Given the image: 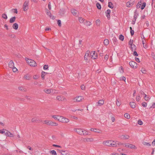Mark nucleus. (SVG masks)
Segmentation results:
<instances>
[{"mask_svg": "<svg viewBox=\"0 0 155 155\" xmlns=\"http://www.w3.org/2000/svg\"><path fill=\"white\" fill-rule=\"evenodd\" d=\"M61 116H56V115H53L52 116V117L54 119L56 120H57L59 121L60 122V120L61 119Z\"/></svg>", "mask_w": 155, "mask_h": 155, "instance_id": "obj_19", "label": "nucleus"}, {"mask_svg": "<svg viewBox=\"0 0 155 155\" xmlns=\"http://www.w3.org/2000/svg\"><path fill=\"white\" fill-rule=\"evenodd\" d=\"M8 66L9 67L11 68L14 66V63L12 61H10L9 62Z\"/></svg>", "mask_w": 155, "mask_h": 155, "instance_id": "obj_22", "label": "nucleus"}, {"mask_svg": "<svg viewBox=\"0 0 155 155\" xmlns=\"http://www.w3.org/2000/svg\"><path fill=\"white\" fill-rule=\"evenodd\" d=\"M142 105L144 107H146L147 106V104L145 102L142 103Z\"/></svg>", "mask_w": 155, "mask_h": 155, "instance_id": "obj_61", "label": "nucleus"}, {"mask_svg": "<svg viewBox=\"0 0 155 155\" xmlns=\"http://www.w3.org/2000/svg\"><path fill=\"white\" fill-rule=\"evenodd\" d=\"M56 99L59 101H66V99L63 96H58L56 97Z\"/></svg>", "mask_w": 155, "mask_h": 155, "instance_id": "obj_12", "label": "nucleus"}, {"mask_svg": "<svg viewBox=\"0 0 155 155\" xmlns=\"http://www.w3.org/2000/svg\"><path fill=\"white\" fill-rule=\"evenodd\" d=\"M141 38L142 39V40H145V37H144V36L143 35V33L142 34H141Z\"/></svg>", "mask_w": 155, "mask_h": 155, "instance_id": "obj_57", "label": "nucleus"}, {"mask_svg": "<svg viewBox=\"0 0 155 155\" xmlns=\"http://www.w3.org/2000/svg\"><path fill=\"white\" fill-rule=\"evenodd\" d=\"M24 78L27 80H29L30 79V77L29 75H26L24 77Z\"/></svg>", "mask_w": 155, "mask_h": 155, "instance_id": "obj_51", "label": "nucleus"}, {"mask_svg": "<svg viewBox=\"0 0 155 155\" xmlns=\"http://www.w3.org/2000/svg\"><path fill=\"white\" fill-rule=\"evenodd\" d=\"M120 80L123 81H125L126 78L124 76L120 78Z\"/></svg>", "mask_w": 155, "mask_h": 155, "instance_id": "obj_56", "label": "nucleus"}, {"mask_svg": "<svg viewBox=\"0 0 155 155\" xmlns=\"http://www.w3.org/2000/svg\"><path fill=\"white\" fill-rule=\"evenodd\" d=\"M115 141L116 142V144H117L116 146H119V145H122L123 144V143H120V142H118L117 141Z\"/></svg>", "mask_w": 155, "mask_h": 155, "instance_id": "obj_42", "label": "nucleus"}, {"mask_svg": "<svg viewBox=\"0 0 155 155\" xmlns=\"http://www.w3.org/2000/svg\"><path fill=\"white\" fill-rule=\"evenodd\" d=\"M71 12L74 15L77 16L78 15V12L75 9H72Z\"/></svg>", "mask_w": 155, "mask_h": 155, "instance_id": "obj_20", "label": "nucleus"}, {"mask_svg": "<svg viewBox=\"0 0 155 155\" xmlns=\"http://www.w3.org/2000/svg\"><path fill=\"white\" fill-rule=\"evenodd\" d=\"M44 91L47 94H50L53 92V90L51 89H44Z\"/></svg>", "mask_w": 155, "mask_h": 155, "instance_id": "obj_16", "label": "nucleus"}, {"mask_svg": "<svg viewBox=\"0 0 155 155\" xmlns=\"http://www.w3.org/2000/svg\"><path fill=\"white\" fill-rule=\"evenodd\" d=\"M138 123L139 125H141L143 124V122L140 120H139L138 121Z\"/></svg>", "mask_w": 155, "mask_h": 155, "instance_id": "obj_55", "label": "nucleus"}, {"mask_svg": "<svg viewBox=\"0 0 155 155\" xmlns=\"http://www.w3.org/2000/svg\"><path fill=\"white\" fill-rule=\"evenodd\" d=\"M146 4L145 2H143V3L142 5L141 8V10H143V9H144V8L146 6Z\"/></svg>", "mask_w": 155, "mask_h": 155, "instance_id": "obj_44", "label": "nucleus"}, {"mask_svg": "<svg viewBox=\"0 0 155 155\" xmlns=\"http://www.w3.org/2000/svg\"><path fill=\"white\" fill-rule=\"evenodd\" d=\"M108 6L111 8H113L114 7L112 3L111 2H108Z\"/></svg>", "mask_w": 155, "mask_h": 155, "instance_id": "obj_35", "label": "nucleus"}, {"mask_svg": "<svg viewBox=\"0 0 155 155\" xmlns=\"http://www.w3.org/2000/svg\"><path fill=\"white\" fill-rule=\"evenodd\" d=\"M29 3V1H26L24 3L23 5V8L24 11H26L28 8V4Z\"/></svg>", "mask_w": 155, "mask_h": 155, "instance_id": "obj_9", "label": "nucleus"}, {"mask_svg": "<svg viewBox=\"0 0 155 155\" xmlns=\"http://www.w3.org/2000/svg\"><path fill=\"white\" fill-rule=\"evenodd\" d=\"M44 123L48 125L51 126H57L58 125L57 123L53 122L51 120H45L44 121Z\"/></svg>", "mask_w": 155, "mask_h": 155, "instance_id": "obj_3", "label": "nucleus"}, {"mask_svg": "<svg viewBox=\"0 0 155 155\" xmlns=\"http://www.w3.org/2000/svg\"><path fill=\"white\" fill-rule=\"evenodd\" d=\"M129 64L130 67L133 68H136L137 67V64L134 61H131L129 62Z\"/></svg>", "mask_w": 155, "mask_h": 155, "instance_id": "obj_7", "label": "nucleus"}, {"mask_svg": "<svg viewBox=\"0 0 155 155\" xmlns=\"http://www.w3.org/2000/svg\"><path fill=\"white\" fill-rule=\"evenodd\" d=\"M90 56L93 59H96L97 58V54L95 51H92L90 53Z\"/></svg>", "mask_w": 155, "mask_h": 155, "instance_id": "obj_5", "label": "nucleus"}, {"mask_svg": "<svg viewBox=\"0 0 155 155\" xmlns=\"http://www.w3.org/2000/svg\"><path fill=\"white\" fill-rule=\"evenodd\" d=\"M82 129L81 128H75L74 129V130L80 135H82Z\"/></svg>", "mask_w": 155, "mask_h": 155, "instance_id": "obj_11", "label": "nucleus"}, {"mask_svg": "<svg viewBox=\"0 0 155 155\" xmlns=\"http://www.w3.org/2000/svg\"><path fill=\"white\" fill-rule=\"evenodd\" d=\"M133 40L130 39L129 42V45H130V47L133 46Z\"/></svg>", "mask_w": 155, "mask_h": 155, "instance_id": "obj_37", "label": "nucleus"}, {"mask_svg": "<svg viewBox=\"0 0 155 155\" xmlns=\"http://www.w3.org/2000/svg\"><path fill=\"white\" fill-rule=\"evenodd\" d=\"M96 6L98 9H100L101 8V5L99 3H97Z\"/></svg>", "mask_w": 155, "mask_h": 155, "instance_id": "obj_43", "label": "nucleus"}, {"mask_svg": "<svg viewBox=\"0 0 155 155\" xmlns=\"http://www.w3.org/2000/svg\"><path fill=\"white\" fill-rule=\"evenodd\" d=\"M16 17L15 16L11 18L9 20V22L10 23H13L15 20Z\"/></svg>", "mask_w": 155, "mask_h": 155, "instance_id": "obj_26", "label": "nucleus"}, {"mask_svg": "<svg viewBox=\"0 0 155 155\" xmlns=\"http://www.w3.org/2000/svg\"><path fill=\"white\" fill-rule=\"evenodd\" d=\"M143 144L144 145H147V146H150V144L148 143L144 142L143 143Z\"/></svg>", "mask_w": 155, "mask_h": 155, "instance_id": "obj_60", "label": "nucleus"}, {"mask_svg": "<svg viewBox=\"0 0 155 155\" xmlns=\"http://www.w3.org/2000/svg\"><path fill=\"white\" fill-rule=\"evenodd\" d=\"M5 135L9 137H12L14 136L13 134H11L10 132L7 130L6 132L5 133Z\"/></svg>", "mask_w": 155, "mask_h": 155, "instance_id": "obj_17", "label": "nucleus"}, {"mask_svg": "<svg viewBox=\"0 0 155 155\" xmlns=\"http://www.w3.org/2000/svg\"><path fill=\"white\" fill-rule=\"evenodd\" d=\"M133 54L134 56H137L138 55V54L137 53V52L136 51H134Z\"/></svg>", "mask_w": 155, "mask_h": 155, "instance_id": "obj_64", "label": "nucleus"}, {"mask_svg": "<svg viewBox=\"0 0 155 155\" xmlns=\"http://www.w3.org/2000/svg\"><path fill=\"white\" fill-rule=\"evenodd\" d=\"M131 1L130 2H127V6L128 7H130L132 6L133 5L134 3H131Z\"/></svg>", "mask_w": 155, "mask_h": 155, "instance_id": "obj_29", "label": "nucleus"}, {"mask_svg": "<svg viewBox=\"0 0 155 155\" xmlns=\"http://www.w3.org/2000/svg\"><path fill=\"white\" fill-rule=\"evenodd\" d=\"M91 131L98 133H101L102 132V131L101 130L96 128H91Z\"/></svg>", "mask_w": 155, "mask_h": 155, "instance_id": "obj_15", "label": "nucleus"}, {"mask_svg": "<svg viewBox=\"0 0 155 155\" xmlns=\"http://www.w3.org/2000/svg\"><path fill=\"white\" fill-rule=\"evenodd\" d=\"M50 153L53 155H57L56 152L54 150H52L51 151Z\"/></svg>", "mask_w": 155, "mask_h": 155, "instance_id": "obj_38", "label": "nucleus"}, {"mask_svg": "<svg viewBox=\"0 0 155 155\" xmlns=\"http://www.w3.org/2000/svg\"><path fill=\"white\" fill-rule=\"evenodd\" d=\"M18 24L16 23H15L14 24H13L12 26L13 28L15 30L17 29L18 28Z\"/></svg>", "mask_w": 155, "mask_h": 155, "instance_id": "obj_28", "label": "nucleus"}, {"mask_svg": "<svg viewBox=\"0 0 155 155\" xmlns=\"http://www.w3.org/2000/svg\"><path fill=\"white\" fill-rule=\"evenodd\" d=\"M39 121L38 119L37 118H34L32 119L31 121L32 122H36L37 123L38 121Z\"/></svg>", "mask_w": 155, "mask_h": 155, "instance_id": "obj_30", "label": "nucleus"}, {"mask_svg": "<svg viewBox=\"0 0 155 155\" xmlns=\"http://www.w3.org/2000/svg\"><path fill=\"white\" fill-rule=\"evenodd\" d=\"M49 17L52 19H55V18L54 16L53 15H52L51 14V15H50V14H49V15H48Z\"/></svg>", "mask_w": 155, "mask_h": 155, "instance_id": "obj_49", "label": "nucleus"}, {"mask_svg": "<svg viewBox=\"0 0 155 155\" xmlns=\"http://www.w3.org/2000/svg\"><path fill=\"white\" fill-rule=\"evenodd\" d=\"M109 41L107 39H104V43L105 45H107L109 44Z\"/></svg>", "mask_w": 155, "mask_h": 155, "instance_id": "obj_33", "label": "nucleus"}, {"mask_svg": "<svg viewBox=\"0 0 155 155\" xmlns=\"http://www.w3.org/2000/svg\"><path fill=\"white\" fill-rule=\"evenodd\" d=\"M58 24L59 26H61V21L60 20H58Z\"/></svg>", "mask_w": 155, "mask_h": 155, "instance_id": "obj_53", "label": "nucleus"}, {"mask_svg": "<svg viewBox=\"0 0 155 155\" xmlns=\"http://www.w3.org/2000/svg\"><path fill=\"white\" fill-rule=\"evenodd\" d=\"M78 20L81 23H83L84 22V19L82 17H79Z\"/></svg>", "mask_w": 155, "mask_h": 155, "instance_id": "obj_32", "label": "nucleus"}, {"mask_svg": "<svg viewBox=\"0 0 155 155\" xmlns=\"http://www.w3.org/2000/svg\"><path fill=\"white\" fill-rule=\"evenodd\" d=\"M12 68V70L14 72H15L17 71V69L14 66Z\"/></svg>", "mask_w": 155, "mask_h": 155, "instance_id": "obj_54", "label": "nucleus"}, {"mask_svg": "<svg viewBox=\"0 0 155 155\" xmlns=\"http://www.w3.org/2000/svg\"><path fill=\"white\" fill-rule=\"evenodd\" d=\"M142 42L143 44V47L145 48H147V45L146 44V41L145 40H142Z\"/></svg>", "mask_w": 155, "mask_h": 155, "instance_id": "obj_25", "label": "nucleus"}, {"mask_svg": "<svg viewBox=\"0 0 155 155\" xmlns=\"http://www.w3.org/2000/svg\"><path fill=\"white\" fill-rule=\"evenodd\" d=\"M5 131H7V130L6 129H3L2 130H0V133L3 134L5 133Z\"/></svg>", "mask_w": 155, "mask_h": 155, "instance_id": "obj_46", "label": "nucleus"}, {"mask_svg": "<svg viewBox=\"0 0 155 155\" xmlns=\"http://www.w3.org/2000/svg\"><path fill=\"white\" fill-rule=\"evenodd\" d=\"M110 9H108L106 12V16L108 19H109L110 18Z\"/></svg>", "mask_w": 155, "mask_h": 155, "instance_id": "obj_21", "label": "nucleus"}, {"mask_svg": "<svg viewBox=\"0 0 155 155\" xmlns=\"http://www.w3.org/2000/svg\"><path fill=\"white\" fill-rule=\"evenodd\" d=\"M119 38L120 40L122 41H123L124 39V36L122 35H120L119 37Z\"/></svg>", "mask_w": 155, "mask_h": 155, "instance_id": "obj_40", "label": "nucleus"}, {"mask_svg": "<svg viewBox=\"0 0 155 155\" xmlns=\"http://www.w3.org/2000/svg\"><path fill=\"white\" fill-rule=\"evenodd\" d=\"M60 153L62 155H69V153L68 151L67 150H58Z\"/></svg>", "mask_w": 155, "mask_h": 155, "instance_id": "obj_10", "label": "nucleus"}, {"mask_svg": "<svg viewBox=\"0 0 155 155\" xmlns=\"http://www.w3.org/2000/svg\"><path fill=\"white\" fill-rule=\"evenodd\" d=\"M94 141V139L93 138H86L83 139V141L84 142H91Z\"/></svg>", "mask_w": 155, "mask_h": 155, "instance_id": "obj_13", "label": "nucleus"}, {"mask_svg": "<svg viewBox=\"0 0 155 155\" xmlns=\"http://www.w3.org/2000/svg\"><path fill=\"white\" fill-rule=\"evenodd\" d=\"M122 136L123 137V138H121L123 139H128L130 137L129 136L126 135H122Z\"/></svg>", "mask_w": 155, "mask_h": 155, "instance_id": "obj_31", "label": "nucleus"}, {"mask_svg": "<svg viewBox=\"0 0 155 155\" xmlns=\"http://www.w3.org/2000/svg\"><path fill=\"white\" fill-rule=\"evenodd\" d=\"M48 65H45L43 67V69L44 70H47L48 69Z\"/></svg>", "mask_w": 155, "mask_h": 155, "instance_id": "obj_59", "label": "nucleus"}, {"mask_svg": "<svg viewBox=\"0 0 155 155\" xmlns=\"http://www.w3.org/2000/svg\"><path fill=\"white\" fill-rule=\"evenodd\" d=\"M117 101L116 102V104L118 106H119L121 104V101L120 100H117Z\"/></svg>", "mask_w": 155, "mask_h": 155, "instance_id": "obj_39", "label": "nucleus"}, {"mask_svg": "<svg viewBox=\"0 0 155 155\" xmlns=\"http://www.w3.org/2000/svg\"><path fill=\"white\" fill-rule=\"evenodd\" d=\"M86 25L87 26H90L91 25V23L88 21H86Z\"/></svg>", "mask_w": 155, "mask_h": 155, "instance_id": "obj_63", "label": "nucleus"}, {"mask_svg": "<svg viewBox=\"0 0 155 155\" xmlns=\"http://www.w3.org/2000/svg\"><path fill=\"white\" fill-rule=\"evenodd\" d=\"M103 144L109 147H114L117 146L115 141L112 140L104 141L103 142Z\"/></svg>", "mask_w": 155, "mask_h": 155, "instance_id": "obj_1", "label": "nucleus"}, {"mask_svg": "<svg viewBox=\"0 0 155 155\" xmlns=\"http://www.w3.org/2000/svg\"><path fill=\"white\" fill-rule=\"evenodd\" d=\"M131 107L133 108L135 107L136 106V104L134 102H130V104Z\"/></svg>", "mask_w": 155, "mask_h": 155, "instance_id": "obj_24", "label": "nucleus"}, {"mask_svg": "<svg viewBox=\"0 0 155 155\" xmlns=\"http://www.w3.org/2000/svg\"><path fill=\"white\" fill-rule=\"evenodd\" d=\"M124 116L125 118L128 119L130 118V116L128 114H125L124 115Z\"/></svg>", "mask_w": 155, "mask_h": 155, "instance_id": "obj_45", "label": "nucleus"}, {"mask_svg": "<svg viewBox=\"0 0 155 155\" xmlns=\"http://www.w3.org/2000/svg\"><path fill=\"white\" fill-rule=\"evenodd\" d=\"M104 101L103 100H99L98 102L96 103L97 104V106H101L103 105L104 104Z\"/></svg>", "mask_w": 155, "mask_h": 155, "instance_id": "obj_18", "label": "nucleus"}, {"mask_svg": "<svg viewBox=\"0 0 155 155\" xmlns=\"http://www.w3.org/2000/svg\"><path fill=\"white\" fill-rule=\"evenodd\" d=\"M131 49H132V50H135L136 49V46L134 44H133V46L132 47H130Z\"/></svg>", "mask_w": 155, "mask_h": 155, "instance_id": "obj_52", "label": "nucleus"}, {"mask_svg": "<svg viewBox=\"0 0 155 155\" xmlns=\"http://www.w3.org/2000/svg\"><path fill=\"white\" fill-rule=\"evenodd\" d=\"M48 9H49V10H51V2H49V3H48Z\"/></svg>", "mask_w": 155, "mask_h": 155, "instance_id": "obj_58", "label": "nucleus"}, {"mask_svg": "<svg viewBox=\"0 0 155 155\" xmlns=\"http://www.w3.org/2000/svg\"><path fill=\"white\" fill-rule=\"evenodd\" d=\"M145 95V97H144V99L147 101H148L149 100L150 98H149V97L147 96V95L146 94H144Z\"/></svg>", "mask_w": 155, "mask_h": 155, "instance_id": "obj_47", "label": "nucleus"}, {"mask_svg": "<svg viewBox=\"0 0 155 155\" xmlns=\"http://www.w3.org/2000/svg\"><path fill=\"white\" fill-rule=\"evenodd\" d=\"M126 147L131 149H136L137 147L134 145L132 144H130L128 143H126L124 144Z\"/></svg>", "mask_w": 155, "mask_h": 155, "instance_id": "obj_6", "label": "nucleus"}, {"mask_svg": "<svg viewBox=\"0 0 155 155\" xmlns=\"http://www.w3.org/2000/svg\"><path fill=\"white\" fill-rule=\"evenodd\" d=\"M2 17L3 18L5 19H7L8 18L6 14L5 13L3 14L2 15Z\"/></svg>", "mask_w": 155, "mask_h": 155, "instance_id": "obj_34", "label": "nucleus"}, {"mask_svg": "<svg viewBox=\"0 0 155 155\" xmlns=\"http://www.w3.org/2000/svg\"><path fill=\"white\" fill-rule=\"evenodd\" d=\"M60 120L61 122L64 123H67L69 121L68 119L62 116L61 117V119Z\"/></svg>", "mask_w": 155, "mask_h": 155, "instance_id": "obj_8", "label": "nucleus"}, {"mask_svg": "<svg viewBox=\"0 0 155 155\" xmlns=\"http://www.w3.org/2000/svg\"><path fill=\"white\" fill-rule=\"evenodd\" d=\"M47 74V73H46L44 71H42V72L41 73V78H43V79H44V76H45V74Z\"/></svg>", "mask_w": 155, "mask_h": 155, "instance_id": "obj_41", "label": "nucleus"}, {"mask_svg": "<svg viewBox=\"0 0 155 155\" xmlns=\"http://www.w3.org/2000/svg\"><path fill=\"white\" fill-rule=\"evenodd\" d=\"M25 59L27 63L31 66L33 67L36 66L37 64L36 62L33 60L27 58H25Z\"/></svg>", "mask_w": 155, "mask_h": 155, "instance_id": "obj_2", "label": "nucleus"}, {"mask_svg": "<svg viewBox=\"0 0 155 155\" xmlns=\"http://www.w3.org/2000/svg\"><path fill=\"white\" fill-rule=\"evenodd\" d=\"M89 52H88V51H87L86 52V53L85 54V55L84 56V59L86 61H87V57L89 55Z\"/></svg>", "mask_w": 155, "mask_h": 155, "instance_id": "obj_27", "label": "nucleus"}, {"mask_svg": "<svg viewBox=\"0 0 155 155\" xmlns=\"http://www.w3.org/2000/svg\"><path fill=\"white\" fill-rule=\"evenodd\" d=\"M82 135H87L88 134V131L84 129H82Z\"/></svg>", "mask_w": 155, "mask_h": 155, "instance_id": "obj_23", "label": "nucleus"}, {"mask_svg": "<svg viewBox=\"0 0 155 155\" xmlns=\"http://www.w3.org/2000/svg\"><path fill=\"white\" fill-rule=\"evenodd\" d=\"M45 12L46 13V14L47 15H49V14H50V15H51V12H50L48 10L47 8H45Z\"/></svg>", "mask_w": 155, "mask_h": 155, "instance_id": "obj_48", "label": "nucleus"}, {"mask_svg": "<svg viewBox=\"0 0 155 155\" xmlns=\"http://www.w3.org/2000/svg\"><path fill=\"white\" fill-rule=\"evenodd\" d=\"M18 89L20 91L23 92H26L27 91V89L24 86L18 87Z\"/></svg>", "mask_w": 155, "mask_h": 155, "instance_id": "obj_14", "label": "nucleus"}, {"mask_svg": "<svg viewBox=\"0 0 155 155\" xmlns=\"http://www.w3.org/2000/svg\"><path fill=\"white\" fill-rule=\"evenodd\" d=\"M82 41L81 40H79V43L78 44L79 46L80 47H81L82 46Z\"/></svg>", "mask_w": 155, "mask_h": 155, "instance_id": "obj_50", "label": "nucleus"}, {"mask_svg": "<svg viewBox=\"0 0 155 155\" xmlns=\"http://www.w3.org/2000/svg\"><path fill=\"white\" fill-rule=\"evenodd\" d=\"M12 11L14 13L17 14L18 11L17 9H12Z\"/></svg>", "mask_w": 155, "mask_h": 155, "instance_id": "obj_62", "label": "nucleus"}, {"mask_svg": "<svg viewBox=\"0 0 155 155\" xmlns=\"http://www.w3.org/2000/svg\"><path fill=\"white\" fill-rule=\"evenodd\" d=\"M141 3H142L141 1H140V2H139L136 5L137 8H139L140 7V6L141 5Z\"/></svg>", "mask_w": 155, "mask_h": 155, "instance_id": "obj_36", "label": "nucleus"}, {"mask_svg": "<svg viewBox=\"0 0 155 155\" xmlns=\"http://www.w3.org/2000/svg\"><path fill=\"white\" fill-rule=\"evenodd\" d=\"M83 99L84 98L82 96H78L73 98V100H74V102H79Z\"/></svg>", "mask_w": 155, "mask_h": 155, "instance_id": "obj_4", "label": "nucleus"}]
</instances>
